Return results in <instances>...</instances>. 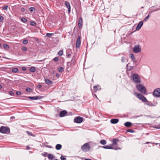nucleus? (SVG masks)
<instances>
[{
	"instance_id": "27",
	"label": "nucleus",
	"mask_w": 160,
	"mask_h": 160,
	"mask_svg": "<svg viewBox=\"0 0 160 160\" xmlns=\"http://www.w3.org/2000/svg\"><path fill=\"white\" fill-rule=\"evenodd\" d=\"M30 24L31 25L33 26H35L37 25V23L34 21H31L30 22Z\"/></svg>"
},
{
	"instance_id": "31",
	"label": "nucleus",
	"mask_w": 160,
	"mask_h": 160,
	"mask_svg": "<svg viewBox=\"0 0 160 160\" xmlns=\"http://www.w3.org/2000/svg\"><path fill=\"white\" fill-rule=\"evenodd\" d=\"M150 15H148V16H147L146 18H145L144 20L143 21L144 22L146 21L150 18Z\"/></svg>"
},
{
	"instance_id": "5",
	"label": "nucleus",
	"mask_w": 160,
	"mask_h": 160,
	"mask_svg": "<svg viewBox=\"0 0 160 160\" xmlns=\"http://www.w3.org/2000/svg\"><path fill=\"white\" fill-rule=\"evenodd\" d=\"M90 149L89 145L88 143H86L83 145L81 147L82 150L84 152H87Z\"/></svg>"
},
{
	"instance_id": "53",
	"label": "nucleus",
	"mask_w": 160,
	"mask_h": 160,
	"mask_svg": "<svg viewBox=\"0 0 160 160\" xmlns=\"http://www.w3.org/2000/svg\"><path fill=\"white\" fill-rule=\"evenodd\" d=\"M9 94L11 95H13L14 93L12 91H10L9 92Z\"/></svg>"
},
{
	"instance_id": "46",
	"label": "nucleus",
	"mask_w": 160,
	"mask_h": 160,
	"mask_svg": "<svg viewBox=\"0 0 160 160\" xmlns=\"http://www.w3.org/2000/svg\"><path fill=\"white\" fill-rule=\"evenodd\" d=\"M3 20V18L2 16H0V22L2 21Z\"/></svg>"
},
{
	"instance_id": "21",
	"label": "nucleus",
	"mask_w": 160,
	"mask_h": 160,
	"mask_svg": "<svg viewBox=\"0 0 160 160\" xmlns=\"http://www.w3.org/2000/svg\"><path fill=\"white\" fill-rule=\"evenodd\" d=\"M36 68L35 67H31L29 69V71L30 72H35L36 71Z\"/></svg>"
},
{
	"instance_id": "18",
	"label": "nucleus",
	"mask_w": 160,
	"mask_h": 160,
	"mask_svg": "<svg viewBox=\"0 0 160 160\" xmlns=\"http://www.w3.org/2000/svg\"><path fill=\"white\" fill-rule=\"evenodd\" d=\"M124 125L127 127H130L132 125V123L130 122H127L124 123Z\"/></svg>"
},
{
	"instance_id": "45",
	"label": "nucleus",
	"mask_w": 160,
	"mask_h": 160,
	"mask_svg": "<svg viewBox=\"0 0 160 160\" xmlns=\"http://www.w3.org/2000/svg\"><path fill=\"white\" fill-rule=\"evenodd\" d=\"M154 128H156L160 129V125H157L155 126Z\"/></svg>"
},
{
	"instance_id": "9",
	"label": "nucleus",
	"mask_w": 160,
	"mask_h": 160,
	"mask_svg": "<svg viewBox=\"0 0 160 160\" xmlns=\"http://www.w3.org/2000/svg\"><path fill=\"white\" fill-rule=\"evenodd\" d=\"M28 98H29V99H31V100H35L39 99H40L41 98H43V97L42 96L28 97Z\"/></svg>"
},
{
	"instance_id": "58",
	"label": "nucleus",
	"mask_w": 160,
	"mask_h": 160,
	"mask_svg": "<svg viewBox=\"0 0 160 160\" xmlns=\"http://www.w3.org/2000/svg\"><path fill=\"white\" fill-rule=\"evenodd\" d=\"M15 119V117L14 116H12L11 117V119Z\"/></svg>"
},
{
	"instance_id": "60",
	"label": "nucleus",
	"mask_w": 160,
	"mask_h": 160,
	"mask_svg": "<svg viewBox=\"0 0 160 160\" xmlns=\"http://www.w3.org/2000/svg\"><path fill=\"white\" fill-rule=\"evenodd\" d=\"M67 56L68 57H70L71 56V54H68Z\"/></svg>"
},
{
	"instance_id": "20",
	"label": "nucleus",
	"mask_w": 160,
	"mask_h": 160,
	"mask_svg": "<svg viewBox=\"0 0 160 160\" xmlns=\"http://www.w3.org/2000/svg\"><path fill=\"white\" fill-rule=\"evenodd\" d=\"M62 146L60 144H58L56 146L55 148L57 150H60L62 148Z\"/></svg>"
},
{
	"instance_id": "29",
	"label": "nucleus",
	"mask_w": 160,
	"mask_h": 160,
	"mask_svg": "<svg viewBox=\"0 0 160 160\" xmlns=\"http://www.w3.org/2000/svg\"><path fill=\"white\" fill-rule=\"evenodd\" d=\"M3 46L4 48H5V49H7L9 48V46L8 45L6 44H4L3 45Z\"/></svg>"
},
{
	"instance_id": "2",
	"label": "nucleus",
	"mask_w": 160,
	"mask_h": 160,
	"mask_svg": "<svg viewBox=\"0 0 160 160\" xmlns=\"http://www.w3.org/2000/svg\"><path fill=\"white\" fill-rule=\"evenodd\" d=\"M131 78L133 81L135 83H138L141 82L140 78L137 74H133L131 76Z\"/></svg>"
},
{
	"instance_id": "37",
	"label": "nucleus",
	"mask_w": 160,
	"mask_h": 160,
	"mask_svg": "<svg viewBox=\"0 0 160 160\" xmlns=\"http://www.w3.org/2000/svg\"><path fill=\"white\" fill-rule=\"evenodd\" d=\"M119 121H110L111 123L112 124H116Z\"/></svg>"
},
{
	"instance_id": "3",
	"label": "nucleus",
	"mask_w": 160,
	"mask_h": 160,
	"mask_svg": "<svg viewBox=\"0 0 160 160\" xmlns=\"http://www.w3.org/2000/svg\"><path fill=\"white\" fill-rule=\"evenodd\" d=\"M142 49L139 45H135L132 48V51L135 53H138L141 51Z\"/></svg>"
},
{
	"instance_id": "52",
	"label": "nucleus",
	"mask_w": 160,
	"mask_h": 160,
	"mask_svg": "<svg viewBox=\"0 0 160 160\" xmlns=\"http://www.w3.org/2000/svg\"><path fill=\"white\" fill-rule=\"evenodd\" d=\"M20 11L22 12H24L25 11L24 8L23 7L21 8L20 9Z\"/></svg>"
},
{
	"instance_id": "35",
	"label": "nucleus",
	"mask_w": 160,
	"mask_h": 160,
	"mask_svg": "<svg viewBox=\"0 0 160 160\" xmlns=\"http://www.w3.org/2000/svg\"><path fill=\"white\" fill-rule=\"evenodd\" d=\"M63 51L62 50H60L59 51L58 54L59 56H61L63 54Z\"/></svg>"
},
{
	"instance_id": "34",
	"label": "nucleus",
	"mask_w": 160,
	"mask_h": 160,
	"mask_svg": "<svg viewBox=\"0 0 160 160\" xmlns=\"http://www.w3.org/2000/svg\"><path fill=\"white\" fill-rule=\"evenodd\" d=\"M21 20L22 22L24 23L26 22L27 21V19L26 18H22Z\"/></svg>"
},
{
	"instance_id": "47",
	"label": "nucleus",
	"mask_w": 160,
	"mask_h": 160,
	"mask_svg": "<svg viewBox=\"0 0 160 160\" xmlns=\"http://www.w3.org/2000/svg\"><path fill=\"white\" fill-rule=\"evenodd\" d=\"M22 49L24 51H27V50L26 47H23L22 48Z\"/></svg>"
},
{
	"instance_id": "23",
	"label": "nucleus",
	"mask_w": 160,
	"mask_h": 160,
	"mask_svg": "<svg viewBox=\"0 0 160 160\" xmlns=\"http://www.w3.org/2000/svg\"><path fill=\"white\" fill-rule=\"evenodd\" d=\"M73 120H83V118L82 117L78 116L75 118Z\"/></svg>"
},
{
	"instance_id": "17",
	"label": "nucleus",
	"mask_w": 160,
	"mask_h": 160,
	"mask_svg": "<svg viewBox=\"0 0 160 160\" xmlns=\"http://www.w3.org/2000/svg\"><path fill=\"white\" fill-rule=\"evenodd\" d=\"M67 63V66L66 68V70L67 71H70L71 70V69L70 68V67L71 66L72 64H71L70 62H68Z\"/></svg>"
},
{
	"instance_id": "26",
	"label": "nucleus",
	"mask_w": 160,
	"mask_h": 160,
	"mask_svg": "<svg viewBox=\"0 0 160 160\" xmlns=\"http://www.w3.org/2000/svg\"><path fill=\"white\" fill-rule=\"evenodd\" d=\"M64 69L62 67H60L58 69V71L60 72H62L64 71Z\"/></svg>"
},
{
	"instance_id": "64",
	"label": "nucleus",
	"mask_w": 160,
	"mask_h": 160,
	"mask_svg": "<svg viewBox=\"0 0 160 160\" xmlns=\"http://www.w3.org/2000/svg\"><path fill=\"white\" fill-rule=\"evenodd\" d=\"M85 160H92L90 159H86Z\"/></svg>"
},
{
	"instance_id": "54",
	"label": "nucleus",
	"mask_w": 160,
	"mask_h": 160,
	"mask_svg": "<svg viewBox=\"0 0 160 160\" xmlns=\"http://www.w3.org/2000/svg\"><path fill=\"white\" fill-rule=\"evenodd\" d=\"M125 59L123 57H122L121 61L122 62H124Z\"/></svg>"
},
{
	"instance_id": "49",
	"label": "nucleus",
	"mask_w": 160,
	"mask_h": 160,
	"mask_svg": "<svg viewBox=\"0 0 160 160\" xmlns=\"http://www.w3.org/2000/svg\"><path fill=\"white\" fill-rule=\"evenodd\" d=\"M21 92L19 91H17L16 92V94L18 95H21Z\"/></svg>"
},
{
	"instance_id": "62",
	"label": "nucleus",
	"mask_w": 160,
	"mask_h": 160,
	"mask_svg": "<svg viewBox=\"0 0 160 160\" xmlns=\"http://www.w3.org/2000/svg\"><path fill=\"white\" fill-rule=\"evenodd\" d=\"M160 9V8H158V9H156L154 11H157L158 10H159Z\"/></svg>"
},
{
	"instance_id": "8",
	"label": "nucleus",
	"mask_w": 160,
	"mask_h": 160,
	"mask_svg": "<svg viewBox=\"0 0 160 160\" xmlns=\"http://www.w3.org/2000/svg\"><path fill=\"white\" fill-rule=\"evenodd\" d=\"M153 95L157 97L160 96V88L156 89L153 92Z\"/></svg>"
},
{
	"instance_id": "51",
	"label": "nucleus",
	"mask_w": 160,
	"mask_h": 160,
	"mask_svg": "<svg viewBox=\"0 0 160 160\" xmlns=\"http://www.w3.org/2000/svg\"><path fill=\"white\" fill-rule=\"evenodd\" d=\"M54 61L57 62L58 60V58L57 57H56L53 59Z\"/></svg>"
},
{
	"instance_id": "43",
	"label": "nucleus",
	"mask_w": 160,
	"mask_h": 160,
	"mask_svg": "<svg viewBox=\"0 0 160 160\" xmlns=\"http://www.w3.org/2000/svg\"><path fill=\"white\" fill-rule=\"evenodd\" d=\"M22 43L24 44H27L28 43V41L26 39L24 40H23Z\"/></svg>"
},
{
	"instance_id": "28",
	"label": "nucleus",
	"mask_w": 160,
	"mask_h": 160,
	"mask_svg": "<svg viewBox=\"0 0 160 160\" xmlns=\"http://www.w3.org/2000/svg\"><path fill=\"white\" fill-rule=\"evenodd\" d=\"M29 10L31 12H34L35 10V8L34 7H31L29 8Z\"/></svg>"
},
{
	"instance_id": "25",
	"label": "nucleus",
	"mask_w": 160,
	"mask_h": 160,
	"mask_svg": "<svg viewBox=\"0 0 160 160\" xmlns=\"http://www.w3.org/2000/svg\"><path fill=\"white\" fill-rule=\"evenodd\" d=\"M100 143L103 145H104L106 143V142L105 140H102L100 141Z\"/></svg>"
},
{
	"instance_id": "22",
	"label": "nucleus",
	"mask_w": 160,
	"mask_h": 160,
	"mask_svg": "<svg viewBox=\"0 0 160 160\" xmlns=\"http://www.w3.org/2000/svg\"><path fill=\"white\" fill-rule=\"evenodd\" d=\"M130 57L132 61L134 62V61L135 60V58L133 54L131 53L130 55Z\"/></svg>"
},
{
	"instance_id": "57",
	"label": "nucleus",
	"mask_w": 160,
	"mask_h": 160,
	"mask_svg": "<svg viewBox=\"0 0 160 160\" xmlns=\"http://www.w3.org/2000/svg\"><path fill=\"white\" fill-rule=\"evenodd\" d=\"M133 68V67L130 66V68H128V70H130L131 69H132Z\"/></svg>"
},
{
	"instance_id": "30",
	"label": "nucleus",
	"mask_w": 160,
	"mask_h": 160,
	"mask_svg": "<svg viewBox=\"0 0 160 160\" xmlns=\"http://www.w3.org/2000/svg\"><path fill=\"white\" fill-rule=\"evenodd\" d=\"M117 141V139H114L112 140L113 144V145H116L117 144L116 141Z\"/></svg>"
},
{
	"instance_id": "24",
	"label": "nucleus",
	"mask_w": 160,
	"mask_h": 160,
	"mask_svg": "<svg viewBox=\"0 0 160 160\" xmlns=\"http://www.w3.org/2000/svg\"><path fill=\"white\" fill-rule=\"evenodd\" d=\"M18 68H15L12 69V72L14 73H17L18 72Z\"/></svg>"
},
{
	"instance_id": "33",
	"label": "nucleus",
	"mask_w": 160,
	"mask_h": 160,
	"mask_svg": "<svg viewBox=\"0 0 160 160\" xmlns=\"http://www.w3.org/2000/svg\"><path fill=\"white\" fill-rule=\"evenodd\" d=\"M127 132L131 133H133L134 132V131L131 129H128L127 130Z\"/></svg>"
},
{
	"instance_id": "39",
	"label": "nucleus",
	"mask_w": 160,
	"mask_h": 160,
	"mask_svg": "<svg viewBox=\"0 0 160 160\" xmlns=\"http://www.w3.org/2000/svg\"><path fill=\"white\" fill-rule=\"evenodd\" d=\"M26 132L28 135L31 136H34V135H33L32 133L31 132H29L28 131H27Z\"/></svg>"
},
{
	"instance_id": "10",
	"label": "nucleus",
	"mask_w": 160,
	"mask_h": 160,
	"mask_svg": "<svg viewBox=\"0 0 160 160\" xmlns=\"http://www.w3.org/2000/svg\"><path fill=\"white\" fill-rule=\"evenodd\" d=\"M82 19L81 17L79 18L78 20V25L80 28H81L82 25Z\"/></svg>"
},
{
	"instance_id": "44",
	"label": "nucleus",
	"mask_w": 160,
	"mask_h": 160,
	"mask_svg": "<svg viewBox=\"0 0 160 160\" xmlns=\"http://www.w3.org/2000/svg\"><path fill=\"white\" fill-rule=\"evenodd\" d=\"M71 62V64L72 65V64L74 65L75 64V60H73V59L71 60V62Z\"/></svg>"
},
{
	"instance_id": "14",
	"label": "nucleus",
	"mask_w": 160,
	"mask_h": 160,
	"mask_svg": "<svg viewBox=\"0 0 160 160\" xmlns=\"http://www.w3.org/2000/svg\"><path fill=\"white\" fill-rule=\"evenodd\" d=\"M65 4L68 8V12H70L71 7L69 2L67 1H65Z\"/></svg>"
},
{
	"instance_id": "16",
	"label": "nucleus",
	"mask_w": 160,
	"mask_h": 160,
	"mask_svg": "<svg viewBox=\"0 0 160 160\" xmlns=\"http://www.w3.org/2000/svg\"><path fill=\"white\" fill-rule=\"evenodd\" d=\"M45 82L48 85L51 84L53 82L52 81L48 79H45Z\"/></svg>"
},
{
	"instance_id": "12",
	"label": "nucleus",
	"mask_w": 160,
	"mask_h": 160,
	"mask_svg": "<svg viewBox=\"0 0 160 160\" xmlns=\"http://www.w3.org/2000/svg\"><path fill=\"white\" fill-rule=\"evenodd\" d=\"M66 110H64L61 111L59 113V116L60 117H63L65 116L67 113Z\"/></svg>"
},
{
	"instance_id": "38",
	"label": "nucleus",
	"mask_w": 160,
	"mask_h": 160,
	"mask_svg": "<svg viewBox=\"0 0 160 160\" xmlns=\"http://www.w3.org/2000/svg\"><path fill=\"white\" fill-rule=\"evenodd\" d=\"M53 34V33H47L46 34V36L47 37H50L52 36Z\"/></svg>"
},
{
	"instance_id": "4",
	"label": "nucleus",
	"mask_w": 160,
	"mask_h": 160,
	"mask_svg": "<svg viewBox=\"0 0 160 160\" xmlns=\"http://www.w3.org/2000/svg\"><path fill=\"white\" fill-rule=\"evenodd\" d=\"M134 95H136L138 98L141 100L142 102H145L147 101V99L145 97L142 95L138 93L137 92H134Z\"/></svg>"
},
{
	"instance_id": "41",
	"label": "nucleus",
	"mask_w": 160,
	"mask_h": 160,
	"mask_svg": "<svg viewBox=\"0 0 160 160\" xmlns=\"http://www.w3.org/2000/svg\"><path fill=\"white\" fill-rule=\"evenodd\" d=\"M98 86H94L93 87V88H94V89L95 90H96V91H97V90H98Z\"/></svg>"
},
{
	"instance_id": "50",
	"label": "nucleus",
	"mask_w": 160,
	"mask_h": 160,
	"mask_svg": "<svg viewBox=\"0 0 160 160\" xmlns=\"http://www.w3.org/2000/svg\"><path fill=\"white\" fill-rule=\"evenodd\" d=\"M42 87V85L40 84H38V85H37V88H38V89H40V88Z\"/></svg>"
},
{
	"instance_id": "55",
	"label": "nucleus",
	"mask_w": 160,
	"mask_h": 160,
	"mask_svg": "<svg viewBox=\"0 0 160 160\" xmlns=\"http://www.w3.org/2000/svg\"><path fill=\"white\" fill-rule=\"evenodd\" d=\"M47 147H48L49 148H52V147L51 146L46 145L45 146Z\"/></svg>"
},
{
	"instance_id": "36",
	"label": "nucleus",
	"mask_w": 160,
	"mask_h": 160,
	"mask_svg": "<svg viewBox=\"0 0 160 160\" xmlns=\"http://www.w3.org/2000/svg\"><path fill=\"white\" fill-rule=\"evenodd\" d=\"M66 156H62L60 157V159L61 160H66Z\"/></svg>"
},
{
	"instance_id": "59",
	"label": "nucleus",
	"mask_w": 160,
	"mask_h": 160,
	"mask_svg": "<svg viewBox=\"0 0 160 160\" xmlns=\"http://www.w3.org/2000/svg\"><path fill=\"white\" fill-rule=\"evenodd\" d=\"M22 70L23 71H26V68L25 67H23L22 68Z\"/></svg>"
},
{
	"instance_id": "48",
	"label": "nucleus",
	"mask_w": 160,
	"mask_h": 160,
	"mask_svg": "<svg viewBox=\"0 0 160 160\" xmlns=\"http://www.w3.org/2000/svg\"><path fill=\"white\" fill-rule=\"evenodd\" d=\"M8 5H6V6H4V7H3V9L4 10H7V9H8Z\"/></svg>"
},
{
	"instance_id": "6",
	"label": "nucleus",
	"mask_w": 160,
	"mask_h": 160,
	"mask_svg": "<svg viewBox=\"0 0 160 160\" xmlns=\"http://www.w3.org/2000/svg\"><path fill=\"white\" fill-rule=\"evenodd\" d=\"M10 132L9 128L5 126H2L0 128V132L3 133H6Z\"/></svg>"
},
{
	"instance_id": "32",
	"label": "nucleus",
	"mask_w": 160,
	"mask_h": 160,
	"mask_svg": "<svg viewBox=\"0 0 160 160\" xmlns=\"http://www.w3.org/2000/svg\"><path fill=\"white\" fill-rule=\"evenodd\" d=\"M48 153L46 152H44L42 153V155L44 157L48 156Z\"/></svg>"
},
{
	"instance_id": "1",
	"label": "nucleus",
	"mask_w": 160,
	"mask_h": 160,
	"mask_svg": "<svg viewBox=\"0 0 160 160\" xmlns=\"http://www.w3.org/2000/svg\"><path fill=\"white\" fill-rule=\"evenodd\" d=\"M137 90L143 94H146V89L145 87L142 84L139 83L136 86Z\"/></svg>"
},
{
	"instance_id": "13",
	"label": "nucleus",
	"mask_w": 160,
	"mask_h": 160,
	"mask_svg": "<svg viewBox=\"0 0 160 160\" xmlns=\"http://www.w3.org/2000/svg\"><path fill=\"white\" fill-rule=\"evenodd\" d=\"M143 24V22L142 21H140L138 25L136 28V30H139L141 28Z\"/></svg>"
},
{
	"instance_id": "40",
	"label": "nucleus",
	"mask_w": 160,
	"mask_h": 160,
	"mask_svg": "<svg viewBox=\"0 0 160 160\" xmlns=\"http://www.w3.org/2000/svg\"><path fill=\"white\" fill-rule=\"evenodd\" d=\"M74 123H80L82 122L83 121H73Z\"/></svg>"
},
{
	"instance_id": "15",
	"label": "nucleus",
	"mask_w": 160,
	"mask_h": 160,
	"mask_svg": "<svg viewBox=\"0 0 160 160\" xmlns=\"http://www.w3.org/2000/svg\"><path fill=\"white\" fill-rule=\"evenodd\" d=\"M48 157L49 160H53L54 158V155L51 154H48Z\"/></svg>"
},
{
	"instance_id": "42",
	"label": "nucleus",
	"mask_w": 160,
	"mask_h": 160,
	"mask_svg": "<svg viewBox=\"0 0 160 160\" xmlns=\"http://www.w3.org/2000/svg\"><path fill=\"white\" fill-rule=\"evenodd\" d=\"M32 90L30 88H27L26 89V91L29 92H30Z\"/></svg>"
},
{
	"instance_id": "61",
	"label": "nucleus",
	"mask_w": 160,
	"mask_h": 160,
	"mask_svg": "<svg viewBox=\"0 0 160 160\" xmlns=\"http://www.w3.org/2000/svg\"><path fill=\"white\" fill-rule=\"evenodd\" d=\"M111 120H119V119L117 118H113L111 119Z\"/></svg>"
},
{
	"instance_id": "19",
	"label": "nucleus",
	"mask_w": 160,
	"mask_h": 160,
	"mask_svg": "<svg viewBox=\"0 0 160 160\" xmlns=\"http://www.w3.org/2000/svg\"><path fill=\"white\" fill-rule=\"evenodd\" d=\"M146 102V104L149 106H155V105L153 104H152V103L149 102L148 101H147L145 102Z\"/></svg>"
},
{
	"instance_id": "11",
	"label": "nucleus",
	"mask_w": 160,
	"mask_h": 160,
	"mask_svg": "<svg viewBox=\"0 0 160 160\" xmlns=\"http://www.w3.org/2000/svg\"><path fill=\"white\" fill-rule=\"evenodd\" d=\"M102 147L103 148H105V149H114L115 150L118 149H117V148H114L111 145L105 146Z\"/></svg>"
},
{
	"instance_id": "56",
	"label": "nucleus",
	"mask_w": 160,
	"mask_h": 160,
	"mask_svg": "<svg viewBox=\"0 0 160 160\" xmlns=\"http://www.w3.org/2000/svg\"><path fill=\"white\" fill-rule=\"evenodd\" d=\"M26 148H27V149L28 150H29L30 149V147L29 145H27V146H26Z\"/></svg>"
},
{
	"instance_id": "7",
	"label": "nucleus",
	"mask_w": 160,
	"mask_h": 160,
	"mask_svg": "<svg viewBox=\"0 0 160 160\" xmlns=\"http://www.w3.org/2000/svg\"><path fill=\"white\" fill-rule=\"evenodd\" d=\"M81 36H78L77 39V40L76 43V47L78 48H79L80 47V46L81 44Z\"/></svg>"
},
{
	"instance_id": "63",
	"label": "nucleus",
	"mask_w": 160,
	"mask_h": 160,
	"mask_svg": "<svg viewBox=\"0 0 160 160\" xmlns=\"http://www.w3.org/2000/svg\"><path fill=\"white\" fill-rule=\"evenodd\" d=\"M44 61L43 60H39L38 61L39 62H42V61Z\"/></svg>"
}]
</instances>
